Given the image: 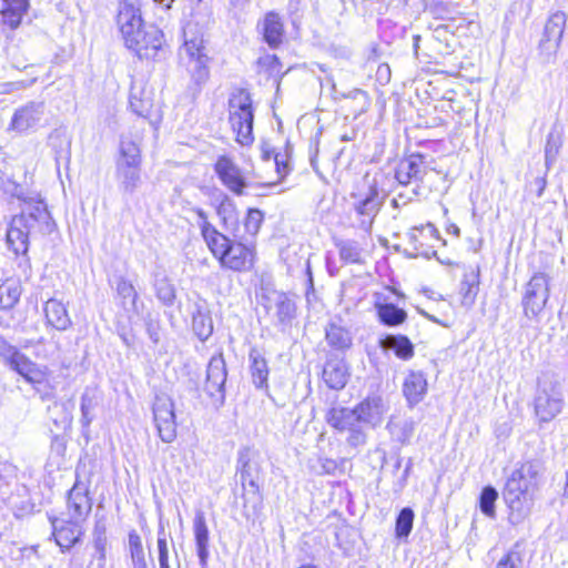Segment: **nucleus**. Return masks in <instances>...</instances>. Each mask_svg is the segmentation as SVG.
I'll return each mask as SVG.
<instances>
[{
	"mask_svg": "<svg viewBox=\"0 0 568 568\" xmlns=\"http://www.w3.org/2000/svg\"><path fill=\"white\" fill-rule=\"evenodd\" d=\"M542 469L537 462H526L507 478L503 497L509 509L508 521L518 526L531 513L534 499L540 488Z\"/></svg>",
	"mask_w": 568,
	"mask_h": 568,
	"instance_id": "f257e3e1",
	"label": "nucleus"
},
{
	"mask_svg": "<svg viewBox=\"0 0 568 568\" xmlns=\"http://www.w3.org/2000/svg\"><path fill=\"white\" fill-rule=\"evenodd\" d=\"M207 247L223 268L245 272L254 265L255 247L244 235L234 234V240H231L220 234Z\"/></svg>",
	"mask_w": 568,
	"mask_h": 568,
	"instance_id": "f03ea898",
	"label": "nucleus"
},
{
	"mask_svg": "<svg viewBox=\"0 0 568 568\" xmlns=\"http://www.w3.org/2000/svg\"><path fill=\"white\" fill-rule=\"evenodd\" d=\"M229 121L236 142L241 145H250L254 141L253 121L254 113L250 93L243 89L234 90L229 99Z\"/></svg>",
	"mask_w": 568,
	"mask_h": 568,
	"instance_id": "7ed1b4c3",
	"label": "nucleus"
},
{
	"mask_svg": "<svg viewBox=\"0 0 568 568\" xmlns=\"http://www.w3.org/2000/svg\"><path fill=\"white\" fill-rule=\"evenodd\" d=\"M0 358L11 371L32 385L42 384L48 377V367L32 362L16 346L0 337Z\"/></svg>",
	"mask_w": 568,
	"mask_h": 568,
	"instance_id": "20e7f679",
	"label": "nucleus"
},
{
	"mask_svg": "<svg viewBox=\"0 0 568 568\" xmlns=\"http://www.w3.org/2000/svg\"><path fill=\"white\" fill-rule=\"evenodd\" d=\"M184 36V44L179 52L180 59L186 64L193 81L199 85L203 84L210 77V59L205 52L204 39L196 34L189 37L186 31Z\"/></svg>",
	"mask_w": 568,
	"mask_h": 568,
	"instance_id": "39448f33",
	"label": "nucleus"
},
{
	"mask_svg": "<svg viewBox=\"0 0 568 568\" xmlns=\"http://www.w3.org/2000/svg\"><path fill=\"white\" fill-rule=\"evenodd\" d=\"M565 405L561 385L554 381H542L534 399L535 414L540 423H548L558 416Z\"/></svg>",
	"mask_w": 568,
	"mask_h": 568,
	"instance_id": "423d86ee",
	"label": "nucleus"
},
{
	"mask_svg": "<svg viewBox=\"0 0 568 568\" xmlns=\"http://www.w3.org/2000/svg\"><path fill=\"white\" fill-rule=\"evenodd\" d=\"M125 47L139 59H155L164 45V34L154 24H145L133 34L123 38Z\"/></svg>",
	"mask_w": 568,
	"mask_h": 568,
	"instance_id": "0eeeda50",
	"label": "nucleus"
},
{
	"mask_svg": "<svg viewBox=\"0 0 568 568\" xmlns=\"http://www.w3.org/2000/svg\"><path fill=\"white\" fill-rule=\"evenodd\" d=\"M352 199L355 212L363 217L362 222L371 224L383 205L384 194L378 187L376 179H369L366 175L363 189L357 193H352Z\"/></svg>",
	"mask_w": 568,
	"mask_h": 568,
	"instance_id": "6e6552de",
	"label": "nucleus"
},
{
	"mask_svg": "<svg viewBox=\"0 0 568 568\" xmlns=\"http://www.w3.org/2000/svg\"><path fill=\"white\" fill-rule=\"evenodd\" d=\"M566 23L567 14L560 10L552 12L547 19L538 47L539 54L544 62H555L557 52L560 48Z\"/></svg>",
	"mask_w": 568,
	"mask_h": 568,
	"instance_id": "1a4fd4ad",
	"label": "nucleus"
},
{
	"mask_svg": "<svg viewBox=\"0 0 568 568\" xmlns=\"http://www.w3.org/2000/svg\"><path fill=\"white\" fill-rule=\"evenodd\" d=\"M549 297L548 277L536 273L525 286L521 304L524 314L529 320H537Z\"/></svg>",
	"mask_w": 568,
	"mask_h": 568,
	"instance_id": "9d476101",
	"label": "nucleus"
},
{
	"mask_svg": "<svg viewBox=\"0 0 568 568\" xmlns=\"http://www.w3.org/2000/svg\"><path fill=\"white\" fill-rule=\"evenodd\" d=\"M153 422L158 435L164 443H172L176 438V416L172 398L165 394L155 396L153 406Z\"/></svg>",
	"mask_w": 568,
	"mask_h": 568,
	"instance_id": "9b49d317",
	"label": "nucleus"
},
{
	"mask_svg": "<svg viewBox=\"0 0 568 568\" xmlns=\"http://www.w3.org/2000/svg\"><path fill=\"white\" fill-rule=\"evenodd\" d=\"M45 122V104L44 102L31 101L18 108L9 124V129L18 132L26 133L36 131Z\"/></svg>",
	"mask_w": 568,
	"mask_h": 568,
	"instance_id": "f8f14e48",
	"label": "nucleus"
},
{
	"mask_svg": "<svg viewBox=\"0 0 568 568\" xmlns=\"http://www.w3.org/2000/svg\"><path fill=\"white\" fill-rule=\"evenodd\" d=\"M214 171L222 184L236 195H242L247 186L245 176L236 163L226 155L217 158Z\"/></svg>",
	"mask_w": 568,
	"mask_h": 568,
	"instance_id": "ddd939ff",
	"label": "nucleus"
},
{
	"mask_svg": "<svg viewBox=\"0 0 568 568\" xmlns=\"http://www.w3.org/2000/svg\"><path fill=\"white\" fill-rule=\"evenodd\" d=\"M67 510L69 519L82 524L92 510V498L88 488L80 481H75L68 493Z\"/></svg>",
	"mask_w": 568,
	"mask_h": 568,
	"instance_id": "4468645a",
	"label": "nucleus"
},
{
	"mask_svg": "<svg viewBox=\"0 0 568 568\" xmlns=\"http://www.w3.org/2000/svg\"><path fill=\"white\" fill-rule=\"evenodd\" d=\"M226 365L222 354L213 356L207 365L205 392L211 396L224 399V385L226 382Z\"/></svg>",
	"mask_w": 568,
	"mask_h": 568,
	"instance_id": "2eb2a0df",
	"label": "nucleus"
},
{
	"mask_svg": "<svg viewBox=\"0 0 568 568\" xmlns=\"http://www.w3.org/2000/svg\"><path fill=\"white\" fill-rule=\"evenodd\" d=\"M140 0H121L119 3L118 26L122 37L133 34L145 23L141 16Z\"/></svg>",
	"mask_w": 568,
	"mask_h": 568,
	"instance_id": "dca6fc26",
	"label": "nucleus"
},
{
	"mask_svg": "<svg viewBox=\"0 0 568 568\" xmlns=\"http://www.w3.org/2000/svg\"><path fill=\"white\" fill-rule=\"evenodd\" d=\"M332 94L335 101H345L343 106L354 119L367 112L371 106L368 93L362 89H353L349 92L339 91L336 84L332 85Z\"/></svg>",
	"mask_w": 568,
	"mask_h": 568,
	"instance_id": "f3484780",
	"label": "nucleus"
},
{
	"mask_svg": "<svg viewBox=\"0 0 568 568\" xmlns=\"http://www.w3.org/2000/svg\"><path fill=\"white\" fill-rule=\"evenodd\" d=\"M51 525L53 528V536L55 538V542L59 545L61 550L64 552L73 547L81 540V537L84 534V530L80 523H75L74 520L69 519L65 523H62L60 526L58 525V519L52 518Z\"/></svg>",
	"mask_w": 568,
	"mask_h": 568,
	"instance_id": "a211bd4d",
	"label": "nucleus"
},
{
	"mask_svg": "<svg viewBox=\"0 0 568 568\" xmlns=\"http://www.w3.org/2000/svg\"><path fill=\"white\" fill-rule=\"evenodd\" d=\"M355 409L359 423H365L372 425L373 427L382 423L384 413L386 410L384 402L379 396L365 398L355 407Z\"/></svg>",
	"mask_w": 568,
	"mask_h": 568,
	"instance_id": "6ab92c4d",
	"label": "nucleus"
},
{
	"mask_svg": "<svg viewBox=\"0 0 568 568\" xmlns=\"http://www.w3.org/2000/svg\"><path fill=\"white\" fill-rule=\"evenodd\" d=\"M424 174L425 165L423 156L413 154L399 163L395 176L400 184L407 185L412 181H422Z\"/></svg>",
	"mask_w": 568,
	"mask_h": 568,
	"instance_id": "aec40b11",
	"label": "nucleus"
},
{
	"mask_svg": "<svg viewBox=\"0 0 568 568\" xmlns=\"http://www.w3.org/2000/svg\"><path fill=\"white\" fill-rule=\"evenodd\" d=\"M43 311L47 324L53 328L58 331H67L72 326V320L65 305L61 301L57 298L48 300L44 304Z\"/></svg>",
	"mask_w": 568,
	"mask_h": 568,
	"instance_id": "412c9836",
	"label": "nucleus"
},
{
	"mask_svg": "<svg viewBox=\"0 0 568 568\" xmlns=\"http://www.w3.org/2000/svg\"><path fill=\"white\" fill-rule=\"evenodd\" d=\"M115 165L142 168V154L139 142L130 136H122L119 145V153L115 158Z\"/></svg>",
	"mask_w": 568,
	"mask_h": 568,
	"instance_id": "4be33fe9",
	"label": "nucleus"
},
{
	"mask_svg": "<svg viewBox=\"0 0 568 568\" xmlns=\"http://www.w3.org/2000/svg\"><path fill=\"white\" fill-rule=\"evenodd\" d=\"M142 168H131L115 165L114 178L118 189L123 195H132L142 184Z\"/></svg>",
	"mask_w": 568,
	"mask_h": 568,
	"instance_id": "5701e85b",
	"label": "nucleus"
},
{
	"mask_svg": "<svg viewBox=\"0 0 568 568\" xmlns=\"http://www.w3.org/2000/svg\"><path fill=\"white\" fill-rule=\"evenodd\" d=\"M403 393L410 406L423 400L427 393V381L423 373L410 372L404 381Z\"/></svg>",
	"mask_w": 568,
	"mask_h": 568,
	"instance_id": "b1692460",
	"label": "nucleus"
},
{
	"mask_svg": "<svg viewBox=\"0 0 568 568\" xmlns=\"http://www.w3.org/2000/svg\"><path fill=\"white\" fill-rule=\"evenodd\" d=\"M193 530L200 564L202 567H205L209 558V528L202 510L195 513Z\"/></svg>",
	"mask_w": 568,
	"mask_h": 568,
	"instance_id": "393cba45",
	"label": "nucleus"
},
{
	"mask_svg": "<svg viewBox=\"0 0 568 568\" xmlns=\"http://www.w3.org/2000/svg\"><path fill=\"white\" fill-rule=\"evenodd\" d=\"M248 361L252 382L255 387L267 388L268 365L264 355L256 347H252L248 353Z\"/></svg>",
	"mask_w": 568,
	"mask_h": 568,
	"instance_id": "a878e982",
	"label": "nucleus"
},
{
	"mask_svg": "<svg viewBox=\"0 0 568 568\" xmlns=\"http://www.w3.org/2000/svg\"><path fill=\"white\" fill-rule=\"evenodd\" d=\"M22 217H13L7 232L8 246L17 255L28 252L29 233L22 227Z\"/></svg>",
	"mask_w": 568,
	"mask_h": 568,
	"instance_id": "bb28decb",
	"label": "nucleus"
},
{
	"mask_svg": "<svg viewBox=\"0 0 568 568\" xmlns=\"http://www.w3.org/2000/svg\"><path fill=\"white\" fill-rule=\"evenodd\" d=\"M327 344L336 351H347L353 345V335L348 328L338 323H329L325 328Z\"/></svg>",
	"mask_w": 568,
	"mask_h": 568,
	"instance_id": "cd10ccee",
	"label": "nucleus"
},
{
	"mask_svg": "<svg viewBox=\"0 0 568 568\" xmlns=\"http://www.w3.org/2000/svg\"><path fill=\"white\" fill-rule=\"evenodd\" d=\"M327 423L337 430H348L359 424L356 409L346 407H333L326 415Z\"/></svg>",
	"mask_w": 568,
	"mask_h": 568,
	"instance_id": "c85d7f7f",
	"label": "nucleus"
},
{
	"mask_svg": "<svg viewBox=\"0 0 568 568\" xmlns=\"http://www.w3.org/2000/svg\"><path fill=\"white\" fill-rule=\"evenodd\" d=\"M284 36V26L281 17L275 12H268L263 20V37L271 48H277Z\"/></svg>",
	"mask_w": 568,
	"mask_h": 568,
	"instance_id": "c756f323",
	"label": "nucleus"
},
{
	"mask_svg": "<svg viewBox=\"0 0 568 568\" xmlns=\"http://www.w3.org/2000/svg\"><path fill=\"white\" fill-rule=\"evenodd\" d=\"M379 344L383 349L393 351L400 359L407 361L414 356V345L405 335H387Z\"/></svg>",
	"mask_w": 568,
	"mask_h": 568,
	"instance_id": "7c9ffc66",
	"label": "nucleus"
},
{
	"mask_svg": "<svg viewBox=\"0 0 568 568\" xmlns=\"http://www.w3.org/2000/svg\"><path fill=\"white\" fill-rule=\"evenodd\" d=\"M323 379L332 389H342L347 383V371L342 362H327L323 369Z\"/></svg>",
	"mask_w": 568,
	"mask_h": 568,
	"instance_id": "2f4dec72",
	"label": "nucleus"
},
{
	"mask_svg": "<svg viewBox=\"0 0 568 568\" xmlns=\"http://www.w3.org/2000/svg\"><path fill=\"white\" fill-rule=\"evenodd\" d=\"M100 403V395L97 388L87 387L81 396V419L80 423L83 428H89L93 418H94V409L98 407Z\"/></svg>",
	"mask_w": 568,
	"mask_h": 568,
	"instance_id": "473e14b6",
	"label": "nucleus"
},
{
	"mask_svg": "<svg viewBox=\"0 0 568 568\" xmlns=\"http://www.w3.org/2000/svg\"><path fill=\"white\" fill-rule=\"evenodd\" d=\"M192 328L201 341H206L213 333V321L210 312L201 304H195Z\"/></svg>",
	"mask_w": 568,
	"mask_h": 568,
	"instance_id": "72a5a7b5",
	"label": "nucleus"
},
{
	"mask_svg": "<svg viewBox=\"0 0 568 568\" xmlns=\"http://www.w3.org/2000/svg\"><path fill=\"white\" fill-rule=\"evenodd\" d=\"M377 313L381 322L388 326H397L407 318V313L392 303L378 305Z\"/></svg>",
	"mask_w": 568,
	"mask_h": 568,
	"instance_id": "f704fd0d",
	"label": "nucleus"
},
{
	"mask_svg": "<svg viewBox=\"0 0 568 568\" xmlns=\"http://www.w3.org/2000/svg\"><path fill=\"white\" fill-rule=\"evenodd\" d=\"M190 212L196 216V225L201 230L202 237L206 245L222 234L212 223H210L207 213L203 209L193 206L190 209Z\"/></svg>",
	"mask_w": 568,
	"mask_h": 568,
	"instance_id": "c9c22d12",
	"label": "nucleus"
},
{
	"mask_svg": "<svg viewBox=\"0 0 568 568\" xmlns=\"http://www.w3.org/2000/svg\"><path fill=\"white\" fill-rule=\"evenodd\" d=\"M93 545L99 554V560L104 561L105 559V548L108 544L106 539V520L104 516L98 517L94 523L93 531Z\"/></svg>",
	"mask_w": 568,
	"mask_h": 568,
	"instance_id": "e433bc0d",
	"label": "nucleus"
},
{
	"mask_svg": "<svg viewBox=\"0 0 568 568\" xmlns=\"http://www.w3.org/2000/svg\"><path fill=\"white\" fill-rule=\"evenodd\" d=\"M154 290L156 297L165 305H172L176 297L175 287L171 281L165 276L155 275Z\"/></svg>",
	"mask_w": 568,
	"mask_h": 568,
	"instance_id": "4c0bfd02",
	"label": "nucleus"
},
{
	"mask_svg": "<svg viewBox=\"0 0 568 568\" xmlns=\"http://www.w3.org/2000/svg\"><path fill=\"white\" fill-rule=\"evenodd\" d=\"M338 248L339 257L345 263H361L362 262V248L358 243L351 240H341L336 243Z\"/></svg>",
	"mask_w": 568,
	"mask_h": 568,
	"instance_id": "58836bf2",
	"label": "nucleus"
},
{
	"mask_svg": "<svg viewBox=\"0 0 568 568\" xmlns=\"http://www.w3.org/2000/svg\"><path fill=\"white\" fill-rule=\"evenodd\" d=\"M26 215L32 216L39 222V232L51 233L53 230V222L51 221L50 213L42 202L37 203L31 207Z\"/></svg>",
	"mask_w": 568,
	"mask_h": 568,
	"instance_id": "ea45409f",
	"label": "nucleus"
},
{
	"mask_svg": "<svg viewBox=\"0 0 568 568\" xmlns=\"http://www.w3.org/2000/svg\"><path fill=\"white\" fill-rule=\"evenodd\" d=\"M414 511L406 507L403 508L397 518L395 525V534L397 538H407L412 531L414 523Z\"/></svg>",
	"mask_w": 568,
	"mask_h": 568,
	"instance_id": "a19ab883",
	"label": "nucleus"
},
{
	"mask_svg": "<svg viewBox=\"0 0 568 568\" xmlns=\"http://www.w3.org/2000/svg\"><path fill=\"white\" fill-rule=\"evenodd\" d=\"M497 497L498 493L491 486H487L481 490L479 498V507L480 510L490 518H494L496 516L495 501Z\"/></svg>",
	"mask_w": 568,
	"mask_h": 568,
	"instance_id": "79ce46f5",
	"label": "nucleus"
},
{
	"mask_svg": "<svg viewBox=\"0 0 568 568\" xmlns=\"http://www.w3.org/2000/svg\"><path fill=\"white\" fill-rule=\"evenodd\" d=\"M143 92L138 94L134 90L130 94V108L140 116L146 118L150 114L152 102L150 98L142 97Z\"/></svg>",
	"mask_w": 568,
	"mask_h": 568,
	"instance_id": "37998d69",
	"label": "nucleus"
},
{
	"mask_svg": "<svg viewBox=\"0 0 568 568\" xmlns=\"http://www.w3.org/2000/svg\"><path fill=\"white\" fill-rule=\"evenodd\" d=\"M263 217L262 211L257 209H250L247 211L244 220V229L250 236H254L258 233Z\"/></svg>",
	"mask_w": 568,
	"mask_h": 568,
	"instance_id": "c03bdc74",
	"label": "nucleus"
},
{
	"mask_svg": "<svg viewBox=\"0 0 568 568\" xmlns=\"http://www.w3.org/2000/svg\"><path fill=\"white\" fill-rule=\"evenodd\" d=\"M478 270H473L470 273L465 274L464 280L462 282V292L465 297L474 298L477 294V284H478Z\"/></svg>",
	"mask_w": 568,
	"mask_h": 568,
	"instance_id": "a18cd8bd",
	"label": "nucleus"
},
{
	"mask_svg": "<svg viewBox=\"0 0 568 568\" xmlns=\"http://www.w3.org/2000/svg\"><path fill=\"white\" fill-rule=\"evenodd\" d=\"M0 287H1V290H4L3 300H2L3 308L13 307L19 301L20 288L14 284H7V283L1 284Z\"/></svg>",
	"mask_w": 568,
	"mask_h": 568,
	"instance_id": "49530a36",
	"label": "nucleus"
},
{
	"mask_svg": "<svg viewBox=\"0 0 568 568\" xmlns=\"http://www.w3.org/2000/svg\"><path fill=\"white\" fill-rule=\"evenodd\" d=\"M424 231H427L429 236H432V237H436L437 233H438L437 229L432 223H427L425 226H420V227H417V226L412 227L410 231L408 232L407 236H408L409 243L413 245V247L415 250H418L419 234H422Z\"/></svg>",
	"mask_w": 568,
	"mask_h": 568,
	"instance_id": "de8ad7c7",
	"label": "nucleus"
},
{
	"mask_svg": "<svg viewBox=\"0 0 568 568\" xmlns=\"http://www.w3.org/2000/svg\"><path fill=\"white\" fill-rule=\"evenodd\" d=\"M49 142L55 152L61 155L63 152H68L70 148V141L67 135L59 130L53 131L49 136Z\"/></svg>",
	"mask_w": 568,
	"mask_h": 568,
	"instance_id": "09e8293b",
	"label": "nucleus"
},
{
	"mask_svg": "<svg viewBox=\"0 0 568 568\" xmlns=\"http://www.w3.org/2000/svg\"><path fill=\"white\" fill-rule=\"evenodd\" d=\"M294 314L295 305L291 300L285 297L276 303V315L282 323L293 318Z\"/></svg>",
	"mask_w": 568,
	"mask_h": 568,
	"instance_id": "8fccbe9b",
	"label": "nucleus"
},
{
	"mask_svg": "<svg viewBox=\"0 0 568 568\" xmlns=\"http://www.w3.org/2000/svg\"><path fill=\"white\" fill-rule=\"evenodd\" d=\"M1 14L3 23L7 24L11 30H14L20 26L22 17L26 13L3 7Z\"/></svg>",
	"mask_w": 568,
	"mask_h": 568,
	"instance_id": "3c124183",
	"label": "nucleus"
},
{
	"mask_svg": "<svg viewBox=\"0 0 568 568\" xmlns=\"http://www.w3.org/2000/svg\"><path fill=\"white\" fill-rule=\"evenodd\" d=\"M116 291H118V294L123 300H130L132 305L133 306L135 305V302L138 298V293H136L134 286L130 282H128L125 280H120L116 285Z\"/></svg>",
	"mask_w": 568,
	"mask_h": 568,
	"instance_id": "603ef678",
	"label": "nucleus"
},
{
	"mask_svg": "<svg viewBox=\"0 0 568 568\" xmlns=\"http://www.w3.org/2000/svg\"><path fill=\"white\" fill-rule=\"evenodd\" d=\"M129 548L132 559L144 557L141 537L135 531L129 534Z\"/></svg>",
	"mask_w": 568,
	"mask_h": 568,
	"instance_id": "864d4df0",
	"label": "nucleus"
},
{
	"mask_svg": "<svg viewBox=\"0 0 568 568\" xmlns=\"http://www.w3.org/2000/svg\"><path fill=\"white\" fill-rule=\"evenodd\" d=\"M520 564L519 552L511 550L497 562L496 568H519Z\"/></svg>",
	"mask_w": 568,
	"mask_h": 568,
	"instance_id": "5fc2aeb1",
	"label": "nucleus"
},
{
	"mask_svg": "<svg viewBox=\"0 0 568 568\" xmlns=\"http://www.w3.org/2000/svg\"><path fill=\"white\" fill-rule=\"evenodd\" d=\"M348 432H349V436L347 438V443L351 446L357 447V446H362L366 443V434L363 432L359 424H357V426L348 429Z\"/></svg>",
	"mask_w": 568,
	"mask_h": 568,
	"instance_id": "6e6d98bb",
	"label": "nucleus"
},
{
	"mask_svg": "<svg viewBox=\"0 0 568 568\" xmlns=\"http://www.w3.org/2000/svg\"><path fill=\"white\" fill-rule=\"evenodd\" d=\"M239 467L241 479L243 480V483L247 480L252 487L257 488L255 481L251 478L250 463L247 459H245V455L243 453H241L239 457Z\"/></svg>",
	"mask_w": 568,
	"mask_h": 568,
	"instance_id": "4d7b16f0",
	"label": "nucleus"
},
{
	"mask_svg": "<svg viewBox=\"0 0 568 568\" xmlns=\"http://www.w3.org/2000/svg\"><path fill=\"white\" fill-rule=\"evenodd\" d=\"M158 550H159V562L169 561V548L166 537L163 530L159 531L158 535Z\"/></svg>",
	"mask_w": 568,
	"mask_h": 568,
	"instance_id": "13d9d810",
	"label": "nucleus"
},
{
	"mask_svg": "<svg viewBox=\"0 0 568 568\" xmlns=\"http://www.w3.org/2000/svg\"><path fill=\"white\" fill-rule=\"evenodd\" d=\"M233 211V202L229 197H225L217 207V215L223 220L224 223H226Z\"/></svg>",
	"mask_w": 568,
	"mask_h": 568,
	"instance_id": "bf43d9fd",
	"label": "nucleus"
},
{
	"mask_svg": "<svg viewBox=\"0 0 568 568\" xmlns=\"http://www.w3.org/2000/svg\"><path fill=\"white\" fill-rule=\"evenodd\" d=\"M14 217H22L23 224L22 227L30 233L31 231L39 232V222L32 216L26 215V212H22L20 215H16Z\"/></svg>",
	"mask_w": 568,
	"mask_h": 568,
	"instance_id": "052dcab7",
	"label": "nucleus"
},
{
	"mask_svg": "<svg viewBox=\"0 0 568 568\" xmlns=\"http://www.w3.org/2000/svg\"><path fill=\"white\" fill-rule=\"evenodd\" d=\"M4 7L11 10L27 13L29 8V0H3Z\"/></svg>",
	"mask_w": 568,
	"mask_h": 568,
	"instance_id": "680f3d73",
	"label": "nucleus"
},
{
	"mask_svg": "<svg viewBox=\"0 0 568 568\" xmlns=\"http://www.w3.org/2000/svg\"><path fill=\"white\" fill-rule=\"evenodd\" d=\"M402 430H403V435L400 437V440L403 443L407 442L410 436L413 435V432H414V422L410 420V419H406L403 422L402 424Z\"/></svg>",
	"mask_w": 568,
	"mask_h": 568,
	"instance_id": "e2e57ef3",
	"label": "nucleus"
},
{
	"mask_svg": "<svg viewBox=\"0 0 568 568\" xmlns=\"http://www.w3.org/2000/svg\"><path fill=\"white\" fill-rule=\"evenodd\" d=\"M275 165L276 171L281 178L285 176L290 171L287 163L283 160V158L280 154L275 156Z\"/></svg>",
	"mask_w": 568,
	"mask_h": 568,
	"instance_id": "0e129e2a",
	"label": "nucleus"
},
{
	"mask_svg": "<svg viewBox=\"0 0 568 568\" xmlns=\"http://www.w3.org/2000/svg\"><path fill=\"white\" fill-rule=\"evenodd\" d=\"M552 140H554V135L549 134L547 144H546V150H545L547 161L549 160L550 156L555 155L558 151V144L556 142H554Z\"/></svg>",
	"mask_w": 568,
	"mask_h": 568,
	"instance_id": "69168bd1",
	"label": "nucleus"
},
{
	"mask_svg": "<svg viewBox=\"0 0 568 568\" xmlns=\"http://www.w3.org/2000/svg\"><path fill=\"white\" fill-rule=\"evenodd\" d=\"M337 465L332 459H325L322 464V468L324 473L331 474L336 469Z\"/></svg>",
	"mask_w": 568,
	"mask_h": 568,
	"instance_id": "338daca9",
	"label": "nucleus"
},
{
	"mask_svg": "<svg viewBox=\"0 0 568 568\" xmlns=\"http://www.w3.org/2000/svg\"><path fill=\"white\" fill-rule=\"evenodd\" d=\"M132 562H133V568H148L144 557L139 558V559L134 558V559H132Z\"/></svg>",
	"mask_w": 568,
	"mask_h": 568,
	"instance_id": "774afa93",
	"label": "nucleus"
}]
</instances>
